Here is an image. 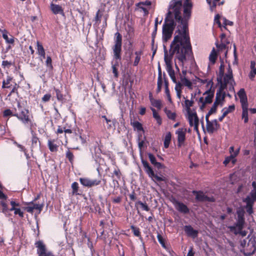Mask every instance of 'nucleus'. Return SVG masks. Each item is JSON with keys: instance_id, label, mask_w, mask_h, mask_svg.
Returning a JSON list of instances; mask_svg holds the SVG:
<instances>
[{"instance_id": "obj_9", "label": "nucleus", "mask_w": 256, "mask_h": 256, "mask_svg": "<svg viewBox=\"0 0 256 256\" xmlns=\"http://www.w3.org/2000/svg\"><path fill=\"white\" fill-rule=\"evenodd\" d=\"M171 201L173 204L175 208L179 212L184 214H187L189 213L190 210L186 205L182 202H179L174 198Z\"/></svg>"}, {"instance_id": "obj_41", "label": "nucleus", "mask_w": 256, "mask_h": 256, "mask_svg": "<svg viewBox=\"0 0 256 256\" xmlns=\"http://www.w3.org/2000/svg\"><path fill=\"white\" fill-rule=\"evenodd\" d=\"M245 224V218H238L236 220V223L234 224L236 225L237 227L240 230L241 229H243L244 228V225Z\"/></svg>"}, {"instance_id": "obj_54", "label": "nucleus", "mask_w": 256, "mask_h": 256, "mask_svg": "<svg viewBox=\"0 0 256 256\" xmlns=\"http://www.w3.org/2000/svg\"><path fill=\"white\" fill-rule=\"evenodd\" d=\"M14 84L11 90L10 94H8V96H10L12 94L16 93L18 94V88H19V86L15 82H14Z\"/></svg>"}, {"instance_id": "obj_16", "label": "nucleus", "mask_w": 256, "mask_h": 256, "mask_svg": "<svg viewBox=\"0 0 256 256\" xmlns=\"http://www.w3.org/2000/svg\"><path fill=\"white\" fill-rule=\"evenodd\" d=\"M184 230L188 236L196 238L198 236V231L194 230L190 225L185 226H184Z\"/></svg>"}, {"instance_id": "obj_50", "label": "nucleus", "mask_w": 256, "mask_h": 256, "mask_svg": "<svg viewBox=\"0 0 256 256\" xmlns=\"http://www.w3.org/2000/svg\"><path fill=\"white\" fill-rule=\"evenodd\" d=\"M66 157L67 159H68L69 162L72 164V163L74 162V155L73 154V153L72 152H70V150H67L66 153Z\"/></svg>"}, {"instance_id": "obj_39", "label": "nucleus", "mask_w": 256, "mask_h": 256, "mask_svg": "<svg viewBox=\"0 0 256 256\" xmlns=\"http://www.w3.org/2000/svg\"><path fill=\"white\" fill-rule=\"evenodd\" d=\"M206 123L207 132L210 134H213L216 130L214 127V126L213 125L212 122L210 121H209L208 122H206Z\"/></svg>"}, {"instance_id": "obj_3", "label": "nucleus", "mask_w": 256, "mask_h": 256, "mask_svg": "<svg viewBox=\"0 0 256 256\" xmlns=\"http://www.w3.org/2000/svg\"><path fill=\"white\" fill-rule=\"evenodd\" d=\"M176 26V22L172 16V12L168 11L166 14L162 28V38L164 42H167L172 36Z\"/></svg>"}, {"instance_id": "obj_35", "label": "nucleus", "mask_w": 256, "mask_h": 256, "mask_svg": "<svg viewBox=\"0 0 256 256\" xmlns=\"http://www.w3.org/2000/svg\"><path fill=\"white\" fill-rule=\"evenodd\" d=\"M235 110V106L232 104L228 108H224L222 109V112L226 116L230 112H233Z\"/></svg>"}, {"instance_id": "obj_62", "label": "nucleus", "mask_w": 256, "mask_h": 256, "mask_svg": "<svg viewBox=\"0 0 256 256\" xmlns=\"http://www.w3.org/2000/svg\"><path fill=\"white\" fill-rule=\"evenodd\" d=\"M52 98V96L50 94H47L44 96L42 98V100L44 102H46L50 100Z\"/></svg>"}, {"instance_id": "obj_10", "label": "nucleus", "mask_w": 256, "mask_h": 256, "mask_svg": "<svg viewBox=\"0 0 256 256\" xmlns=\"http://www.w3.org/2000/svg\"><path fill=\"white\" fill-rule=\"evenodd\" d=\"M189 124L190 126H194V130L198 132L199 119L196 112L190 114L188 116Z\"/></svg>"}, {"instance_id": "obj_51", "label": "nucleus", "mask_w": 256, "mask_h": 256, "mask_svg": "<svg viewBox=\"0 0 256 256\" xmlns=\"http://www.w3.org/2000/svg\"><path fill=\"white\" fill-rule=\"evenodd\" d=\"M220 0H206V2L209 4L212 11L214 9L216 8V3Z\"/></svg>"}, {"instance_id": "obj_13", "label": "nucleus", "mask_w": 256, "mask_h": 256, "mask_svg": "<svg viewBox=\"0 0 256 256\" xmlns=\"http://www.w3.org/2000/svg\"><path fill=\"white\" fill-rule=\"evenodd\" d=\"M122 176V174L118 168L116 166L112 173V178L113 179L112 182L114 186L118 187L120 186L118 180H120Z\"/></svg>"}, {"instance_id": "obj_17", "label": "nucleus", "mask_w": 256, "mask_h": 256, "mask_svg": "<svg viewBox=\"0 0 256 256\" xmlns=\"http://www.w3.org/2000/svg\"><path fill=\"white\" fill-rule=\"evenodd\" d=\"M242 106L248 105V98L246 92L244 88H240L238 92Z\"/></svg>"}, {"instance_id": "obj_63", "label": "nucleus", "mask_w": 256, "mask_h": 256, "mask_svg": "<svg viewBox=\"0 0 256 256\" xmlns=\"http://www.w3.org/2000/svg\"><path fill=\"white\" fill-rule=\"evenodd\" d=\"M162 80H158L157 82V88L156 92L157 93H159L161 92L162 86Z\"/></svg>"}, {"instance_id": "obj_27", "label": "nucleus", "mask_w": 256, "mask_h": 256, "mask_svg": "<svg viewBox=\"0 0 256 256\" xmlns=\"http://www.w3.org/2000/svg\"><path fill=\"white\" fill-rule=\"evenodd\" d=\"M16 109V106H13L12 110L10 109H6L4 110L2 112L3 116L4 118L10 117V116H14L15 117V111L14 110Z\"/></svg>"}, {"instance_id": "obj_36", "label": "nucleus", "mask_w": 256, "mask_h": 256, "mask_svg": "<svg viewBox=\"0 0 256 256\" xmlns=\"http://www.w3.org/2000/svg\"><path fill=\"white\" fill-rule=\"evenodd\" d=\"M218 81L220 83V86L217 92L220 93H225L224 90L226 88L228 84L224 82H222L221 78H218Z\"/></svg>"}, {"instance_id": "obj_8", "label": "nucleus", "mask_w": 256, "mask_h": 256, "mask_svg": "<svg viewBox=\"0 0 256 256\" xmlns=\"http://www.w3.org/2000/svg\"><path fill=\"white\" fill-rule=\"evenodd\" d=\"M192 193L196 196V200L198 202H214L216 201V199L213 196H208L204 194L202 191L193 190Z\"/></svg>"}, {"instance_id": "obj_18", "label": "nucleus", "mask_w": 256, "mask_h": 256, "mask_svg": "<svg viewBox=\"0 0 256 256\" xmlns=\"http://www.w3.org/2000/svg\"><path fill=\"white\" fill-rule=\"evenodd\" d=\"M50 9L54 14H60L64 15V10L62 6L58 4H54L52 2L50 4Z\"/></svg>"}, {"instance_id": "obj_34", "label": "nucleus", "mask_w": 256, "mask_h": 256, "mask_svg": "<svg viewBox=\"0 0 256 256\" xmlns=\"http://www.w3.org/2000/svg\"><path fill=\"white\" fill-rule=\"evenodd\" d=\"M164 112L169 119L172 120H176V115L175 112H172L170 110H168L166 108L164 109Z\"/></svg>"}, {"instance_id": "obj_47", "label": "nucleus", "mask_w": 256, "mask_h": 256, "mask_svg": "<svg viewBox=\"0 0 256 256\" xmlns=\"http://www.w3.org/2000/svg\"><path fill=\"white\" fill-rule=\"evenodd\" d=\"M138 205H140L141 206L142 209L146 211H149L150 210V208L148 206V204L146 202H142L140 200H138L136 202V206L137 207Z\"/></svg>"}, {"instance_id": "obj_14", "label": "nucleus", "mask_w": 256, "mask_h": 256, "mask_svg": "<svg viewBox=\"0 0 256 256\" xmlns=\"http://www.w3.org/2000/svg\"><path fill=\"white\" fill-rule=\"evenodd\" d=\"M240 148H238L233 154H232L230 156H226L224 160L223 164L226 166L230 162L233 164H234L236 162V158L238 156L240 153Z\"/></svg>"}, {"instance_id": "obj_31", "label": "nucleus", "mask_w": 256, "mask_h": 256, "mask_svg": "<svg viewBox=\"0 0 256 256\" xmlns=\"http://www.w3.org/2000/svg\"><path fill=\"white\" fill-rule=\"evenodd\" d=\"M172 134L170 132H168L166 134L164 142V146L165 148H168L169 147L170 144L171 142Z\"/></svg>"}, {"instance_id": "obj_20", "label": "nucleus", "mask_w": 256, "mask_h": 256, "mask_svg": "<svg viewBox=\"0 0 256 256\" xmlns=\"http://www.w3.org/2000/svg\"><path fill=\"white\" fill-rule=\"evenodd\" d=\"M207 94V96L204 98V103L205 104H211L212 102V98L214 96V92L210 90H206L204 94V95Z\"/></svg>"}, {"instance_id": "obj_24", "label": "nucleus", "mask_w": 256, "mask_h": 256, "mask_svg": "<svg viewBox=\"0 0 256 256\" xmlns=\"http://www.w3.org/2000/svg\"><path fill=\"white\" fill-rule=\"evenodd\" d=\"M157 238L158 242L161 244L162 246L166 251H170V247L166 244V240L162 237V236L160 233L158 234Z\"/></svg>"}, {"instance_id": "obj_46", "label": "nucleus", "mask_w": 256, "mask_h": 256, "mask_svg": "<svg viewBox=\"0 0 256 256\" xmlns=\"http://www.w3.org/2000/svg\"><path fill=\"white\" fill-rule=\"evenodd\" d=\"M132 125L134 130H136L138 131H144V128L141 123L138 121H136L132 123Z\"/></svg>"}, {"instance_id": "obj_1", "label": "nucleus", "mask_w": 256, "mask_h": 256, "mask_svg": "<svg viewBox=\"0 0 256 256\" xmlns=\"http://www.w3.org/2000/svg\"><path fill=\"white\" fill-rule=\"evenodd\" d=\"M164 60L166 65L172 64V60L174 54H176V58L182 64H184L186 60L194 59L190 36L176 34L170 45L169 54L167 48L164 44Z\"/></svg>"}, {"instance_id": "obj_44", "label": "nucleus", "mask_w": 256, "mask_h": 256, "mask_svg": "<svg viewBox=\"0 0 256 256\" xmlns=\"http://www.w3.org/2000/svg\"><path fill=\"white\" fill-rule=\"evenodd\" d=\"M36 46L37 54L38 55H41L46 53L42 44L39 41L36 42Z\"/></svg>"}, {"instance_id": "obj_28", "label": "nucleus", "mask_w": 256, "mask_h": 256, "mask_svg": "<svg viewBox=\"0 0 256 256\" xmlns=\"http://www.w3.org/2000/svg\"><path fill=\"white\" fill-rule=\"evenodd\" d=\"M224 82L228 84H230L232 86V88L233 89L234 88V84H235V82L234 79L233 75L226 74L224 78Z\"/></svg>"}, {"instance_id": "obj_29", "label": "nucleus", "mask_w": 256, "mask_h": 256, "mask_svg": "<svg viewBox=\"0 0 256 256\" xmlns=\"http://www.w3.org/2000/svg\"><path fill=\"white\" fill-rule=\"evenodd\" d=\"M54 140H49L48 142V146L50 150L52 152L58 151V146L54 144Z\"/></svg>"}, {"instance_id": "obj_32", "label": "nucleus", "mask_w": 256, "mask_h": 256, "mask_svg": "<svg viewBox=\"0 0 256 256\" xmlns=\"http://www.w3.org/2000/svg\"><path fill=\"white\" fill-rule=\"evenodd\" d=\"M151 110L152 112V116L156 120L158 124V126H160L162 124V118L154 108H151Z\"/></svg>"}, {"instance_id": "obj_55", "label": "nucleus", "mask_w": 256, "mask_h": 256, "mask_svg": "<svg viewBox=\"0 0 256 256\" xmlns=\"http://www.w3.org/2000/svg\"><path fill=\"white\" fill-rule=\"evenodd\" d=\"M226 97V93H220L216 92V98L218 99V101L221 102L222 101L224 100Z\"/></svg>"}, {"instance_id": "obj_4", "label": "nucleus", "mask_w": 256, "mask_h": 256, "mask_svg": "<svg viewBox=\"0 0 256 256\" xmlns=\"http://www.w3.org/2000/svg\"><path fill=\"white\" fill-rule=\"evenodd\" d=\"M15 111V117L24 125L32 124V116L30 114V110L22 106L20 102L16 103Z\"/></svg>"}, {"instance_id": "obj_61", "label": "nucleus", "mask_w": 256, "mask_h": 256, "mask_svg": "<svg viewBox=\"0 0 256 256\" xmlns=\"http://www.w3.org/2000/svg\"><path fill=\"white\" fill-rule=\"evenodd\" d=\"M101 183L100 180H90V188L99 185Z\"/></svg>"}, {"instance_id": "obj_30", "label": "nucleus", "mask_w": 256, "mask_h": 256, "mask_svg": "<svg viewBox=\"0 0 256 256\" xmlns=\"http://www.w3.org/2000/svg\"><path fill=\"white\" fill-rule=\"evenodd\" d=\"M242 118L244 120V122L247 123L248 120V105L242 106Z\"/></svg>"}, {"instance_id": "obj_12", "label": "nucleus", "mask_w": 256, "mask_h": 256, "mask_svg": "<svg viewBox=\"0 0 256 256\" xmlns=\"http://www.w3.org/2000/svg\"><path fill=\"white\" fill-rule=\"evenodd\" d=\"M186 128H178L176 134H178V146L180 148L184 144L186 140Z\"/></svg>"}, {"instance_id": "obj_5", "label": "nucleus", "mask_w": 256, "mask_h": 256, "mask_svg": "<svg viewBox=\"0 0 256 256\" xmlns=\"http://www.w3.org/2000/svg\"><path fill=\"white\" fill-rule=\"evenodd\" d=\"M114 46L112 47L114 58L116 60H120L122 56V36L118 32L115 34Z\"/></svg>"}, {"instance_id": "obj_21", "label": "nucleus", "mask_w": 256, "mask_h": 256, "mask_svg": "<svg viewBox=\"0 0 256 256\" xmlns=\"http://www.w3.org/2000/svg\"><path fill=\"white\" fill-rule=\"evenodd\" d=\"M54 90L56 92L57 100L62 103L65 102L66 99L64 95L62 93V92L60 89L56 88V87L54 88Z\"/></svg>"}, {"instance_id": "obj_43", "label": "nucleus", "mask_w": 256, "mask_h": 256, "mask_svg": "<svg viewBox=\"0 0 256 256\" xmlns=\"http://www.w3.org/2000/svg\"><path fill=\"white\" fill-rule=\"evenodd\" d=\"M217 58V54L216 52L214 49V48H213L209 56V60L212 63L214 64L216 62V61Z\"/></svg>"}, {"instance_id": "obj_53", "label": "nucleus", "mask_w": 256, "mask_h": 256, "mask_svg": "<svg viewBox=\"0 0 256 256\" xmlns=\"http://www.w3.org/2000/svg\"><path fill=\"white\" fill-rule=\"evenodd\" d=\"M230 230L234 233L235 235H237L239 234L240 229L238 228L236 225L234 224V226H230L228 227Z\"/></svg>"}, {"instance_id": "obj_38", "label": "nucleus", "mask_w": 256, "mask_h": 256, "mask_svg": "<svg viewBox=\"0 0 256 256\" xmlns=\"http://www.w3.org/2000/svg\"><path fill=\"white\" fill-rule=\"evenodd\" d=\"M72 194L73 195H79L80 193L78 192L79 186L77 182H74L72 184Z\"/></svg>"}, {"instance_id": "obj_11", "label": "nucleus", "mask_w": 256, "mask_h": 256, "mask_svg": "<svg viewBox=\"0 0 256 256\" xmlns=\"http://www.w3.org/2000/svg\"><path fill=\"white\" fill-rule=\"evenodd\" d=\"M244 254L246 256H250L253 254L256 250V242L251 239L248 240L246 248L244 250Z\"/></svg>"}, {"instance_id": "obj_52", "label": "nucleus", "mask_w": 256, "mask_h": 256, "mask_svg": "<svg viewBox=\"0 0 256 256\" xmlns=\"http://www.w3.org/2000/svg\"><path fill=\"white\" fill-rule=\"evenodd\" d=\"M118 62H116V63L112 66V72L114 74V76L116 78H118Z\"/></svg>"}, {"instance_id": "obj_19", "label": "nucleus", "mask_w": 256, "mask_h": 256, "mask_svg": "<svg viewBox=\"0 0 256 256\" xmlns=\"http://www.w3.org/2000/svg\"><path fill=\"white\" fill-rule=\"evenodd\" d=\"M148 156L149 158L151 164L156 168L158 170L162 168H164V165L160 162H158L156 161V158L155 156L152 153H148Z\"/></svg>"}, {"instance_id": "obj_60", "label": "nucleus", "mask_w": 256, "mask_h": 256, "mask_svg": "<svg viewBox=\"0 0 256 256\" xmlns=\"http://www.w3.org/2000/svg\"><path fill=\"white\" fill-rule=\"evenodd\" d=\"M222 20H223V24L224 25V28L226 29V26L228 25V26H233L234 24V23L232 22H231L228 20H227L226 18H222Z\"/></svg>"}, {"instance_id": "obj_7", "label": "nucleus", "mask_w": 256, "mask_h": 256, "mask_svg": "<svg viewBox=\"0 0 256 256\" xmlns=\"http://www.w3.org/2000/svg\"><path fill=\"white\" fill-rule=\"evenodd\" d=\"M141 162L144 172L154 181L160 182L165 180V178L164 176H158L156 174H155L152 168L146 160L142 158Z\"/></svg>"}, {"instance_id": "obj_64", "label": "nucleus", "mask_w": 256, "mask_h": 256, "mask_svg": "<svg viewBox=\"0 0 256 256\" xmlns=\"http://www.w3.org/2000/svg\"><path fill=\"white\" fill-rule=\"evenodd\" d=\"M13 210L14 211V214H18L22 218L24 217V212L22 211H21L20 208H16L15 210Z\"/></svg>"}, {"instance_id": "obj_40", "label": "nucleus", "mask_w": 256, "mask_h": 256, "mask_svg": "<svg viewBox=\"0 0 256 256\" xmlns=\"http://www.w3.org/2000/svg\"><path fill=\"white\" fill-rule=\"evenodd\" d=\"M80 182L84 186L90 188V179L87 178H80Z\"/></svg>"}, {"instance_id": "obj_6", "label": "nucleus", "mask_w": 256, "mask_h": 256, "mask_svg": "<svg viewBox=\"0 0 256 256\" xmlns=\"http://www.w3.org/2000/svg\"><path fill=\"white\" fill-rule=\"evenodd\" d=\"M242 202L246 204L244 206L246 212L250 215L254 214V205L256 202V192H250V194L242 199Z\"/></svg>"}, {"instance_id": "obj_49", "label": "nucleus", "mask_w": 256, "mask_h": 256, "mask_svg": "<svg viewBox=\"0 0 256 256\" xmlns=\"http://www.w3.org/2000/svg\"><path fill=\"white\" fill-rule=\"evenodd\" d=\"M45 63L46 67L49 69V70H53L54 67L52 64V60L50 56H47Z\"/></svg>"}, {"instance_id": "obj_15", "label": "nucleus", "mask_w": 256, "mask_h": 256, "mask_svg": "<svg viewBox=\"0 0 256 256\" xmlns=\"http://www.w3.org/2000/svg\"><path fill=\"white\" fill-rule=\"evenodd\" d=\"M144 54L142 50H140L134 52V53L131 52L130 54V58H132V56L134 54V60L132 63V65L134 66H138L140 60L142 56Z\"/></svg>"}, {"instance_id": "obj_57", "label": "nucleus", "mask_w": 256, "mask_h": 256, "mask_svg": "<svg viewBox=\"0 0 256 256\" xmlns=\"http://www.w3.org/2000/svg\"><path fill=\"white\" fill-rule=\"evenodd\" d=\"M82 131H83L82 130H80L78 128V133L77 135H78V137L80 138V140L81 144H84L86 143V138L82 136Z\"/></svg>"}, {"instance_id": "obj_48", "label": "nucleus", "mask_w": 256, "mask_h": 256, "mask_svg": "<svg viewBox=\"0 0 256 256\" xmlns=\"http://www.w3.org/2000/svg\"><path fill=\"white\" fill-rule=\"evenodd\" d=\"M229 44L230 42L226 41V42H221V44H218V42H216V45L219 51H222L226 50V45Z\"/></svg>"}, {"instance_id": "obj_26", "label": "nucleus", "mask_w": 256, "mask_h": 256, "mask_svg": "<svg viewBox=\"0 0 256 256\" xmlns=\"http://www.w3.org/2000/svg\"><path fill=\"white\" fill-rule=\"evenodd\" d=\"M256 62L254 60L250 62V72L249 74L250 79L253 80L256 75Z\"/></svg>"}, {"instance_id": "obj_56", "label": "nucleus", "mask_w": 256, "mask_h": 256, "mask_svg": "<svg viewBox=\"0 0 256 256\" xmlns=\"http://www.w3.org/2000/svg\"><path fill=\"white\" fill-rule=\"evenodd\" d=\"M102 118H104L106 120V122L108 124V129H110L112 126H114L113 122H112L110 120L108 119L106 116H102Z\"/></svg>"}, {"instance_id": "obj_25", "label": "nucleus", "mask_w": 256, "mask_h": 256, "mask_svg": "<svg viewBox=\"0 0 256 256\" xmlns=\"http://www.w3.org/2000/svg\"><path fill=\"white\" fill-rule=\"evenodd\" d=\"M130 230H132V232L134 235L135 236L138 237L140 240H142V238L141 235L140 230L138 227H137L134 225H131Z\"/></svg>"}, {"instance_id": "obj_59", "label": "nucleus", "mask_w": 256, "mask_h": 256, "mask_svg": "<svg viewBox=\"0 0 256 256\" xmlns=\"http://www.w3.org/2000/svg\"><path fill=\"white\" fill-rule=\"evenodd\" d=\"M102 17V14H100V10H98L96 14V16L94 18V20L96 23L99 24L100 22L101 18Z\"/></svg>"}, {"instance_id": "obj_22", "label": "nucleus", "mask_w": 256, "mask_h": 256, "mask_svg": "<svg viewBox=\"0 0 256 256\" xmlns=\"http://www.w3.org/2000/svg\"><path fill=\"white\" fill-rule=\"evenodd\" d=\"M2 38L6 40V42L8 44H14V38L13 36H11V38H9L8 37V32L6 30H2Z\"/></svg>"}, {"instance_id": "obj_33", "label": "nucleus", "mask_w": 256, "mask_h": 256, "mask_svg": "<svg viewBox=\"0 0 256 256\" xmlns=\"http://www.w3.org/2000/svg\"><path fill=\"white\" fill-rule=\"evenodd\" d=\"M32 147L34 148L38 146V143H40L38 138L36 136V134L34 131L32 132Z\"/></svg>"}, {"instance_id": "obj_45", "label": "nucleus", "mask_w": 256, "mask_h": 256, "mask_svg": "<svg viewBox=\"0 0 256 256\" xmlns=\"http://www.w3.org/2000/svg\"><path fill=\"white\" fill-rule=\"evenodd\" d=\"M184 104L188 112V115L189 116L190 114H193L190 112V107L193 106L194 101L186 100L184 101Z\"/></svg>"}, {"instance_id": "obj_42", "label": "nucleus", "mask_w": 256, "mask_h": 256, "mask_svg": "<svg viewBox=\"0 0 256 256\" xmlns=\"http://www.w3.org/2000/svg\"><path fill=\"white\" fill-rule=\"evenodd\" d=\"M180 80L182 85L188 86L189 88H192V82L185 77L180 78Z\"/></svg>"}, {"instance_id": "obj_2", "label": "nucleus", "mask_w": 256, "mask_h": 256, "mask_svg": "<svg viewBox=\"0 0 256 256\" xmlns=\"http://www.w3.org/2000/svg\"><path fill=\"white\" fill-rule=\"evenodd\" d=\"M192 6L191 0H172L170 2L168 11L174 13V20L178 24L175 34L190 36L188 21L191 17Z\"/></svg>"}, {"instance_id": "obj_23", "label": "nucleus", "mask_w": 256, "mask_h": 256, "mask_svg": "<svg viewBox=\"0 0 256 256\" xmlns=\"http://www.w3.org/2000/svg\"><path fill=\"white\" fill-rule=\"evenodd\" d=\"M13 80V78L10 76H8L6 79L3 80L2 82V88H9L11 87L12 84H10L11 82Z\"/></svg>"}, {"instance_id": "obj_37", "label": "nucleus", "mask_w": 256, "mask_h": 256, "mask_svg": "<svg viewBox=\"0 0 256 256\" xmlns=\"http://www.w3.org/2000/svg\"><path fill=\"white\" fill-rule=\"evenodd\" d=\"M150 103L152 106L158 109H160L162 106V101L160 100H156L154 98H152L150 100Z\"/></svg>"}, {"instance_id": "obj_58", "label": "nucleus", "mask_w": 256, "mask_h": 256, "mask_svg": "<svg viewBox=\"0 0 256 256\" xmlns=\"http://www.w3.org/2000/svg\"><path fill=\"white\" fill-rule=\"evenodd\" d=\"M0 204L1 205V206L2 208V212L3 213L6 214L9 210V209L8 208V205L5 202L1 201L0 202Z\"/></svg>"}]
</instances>
